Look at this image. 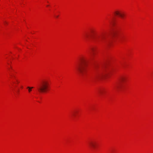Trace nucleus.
<instances>
[{
  "label": "nucleus",
  "mask_w": 153,
  "mask_h": 153,
  "mask_svg": "<svg viewBox=\"0 0 153 153\" xmlns=\"http://www.w3.org/2000/svg\"><path fill=\"white\" fill-rule=\"evenodd\" d=\"M116 33V32L115 31H113L112 33V35L114 36Z\"/></svg>",
  "instance_id": "10"
},
{
  "label": "nucleus",
  "mask_w": 153,
  "mask_h": 153,
  "mask_svg": "<svg viewBox=\"0 0 153 153\" xmlns=\"http://www.w3.org/2000/svg\"><path fill=\"white\" fill-rule=\"evenodd\" d=\"M103 38V37H101V39Z\"/></svg>",
  "instance_id": "17"
},
{
  "label": "nucleus",
  "mask_w": 153,
  "mask_h": 153,
  "mask_svg": "<svg viewBox=\"0 0 153 153\" xmlns=\"http://www.w3.org/2000/svg\"><path fill=\"white\" fill-rule=\"evenodd\" d=\"M86 66V61L84 59H81L77 66L76 70L82 75L83 76L85 74Z\"/></svg>",
  "instance_id": "1"
},
{
  "label": "nucleus",
  "mask_w": 153,
  "mask_h": 153,
  "mask_svg": "<svg viewBox=\"0 0 153 153\" xmlns=\"http://www.w3.org/2000/svg\"><path fill=\"white\" fill-rule=\"evenodd\" d=\"M96 142L94 141H91L89 143V146L92 149L95 148L96 147Z\"/></svg>",
  "instance_id": "4"
},
{
  "label": "nucleus",
  "mask_w": 153,
  "mask_h": 153,
  "mask_svg": "<svg viewBox=\"0 0 153 153\" xmlns=\"http://www.w3.org/2000/svg\"><path fill=\"white\" fill-rule=\"evenodd\" d=\"M85 39L86 40H88L90 38L97 39H98L99 37H96L94 36V33L92 32L91 33H87L85 34L84 35Z\"/></svg>",
  "instance_id": "3"
},
{
  "label": "nucleus",
  "mask_w": 153,
  "mask_h": 153,
  "mask_svg": "<svg viewBox=\"0 0 153 153\" xmlns=\"http://www.w3.org/2000/svg\"><path fill=\"white\" fill-rule=\"evenodd\" d=\"M114 13L116 15H118L120 17L123 18V16L121 13L118 11L115 12Z\"/></svg>",
  "instance_id": "7"
},
{
  "label": "nucleus",
  "mask_w": 153,
  "mask_h": 153,
  "mask_svg": "<svg viewBox=\"0 0 153 153\" xmlns=\"http://www.w3.org/2000/svg\"><path fill=\"white\" fill-rule=\"evenodd\" d=\"M10 68L12 70H13L12 67H10Z\"/></svg>",
  "instance_id": "15"
},
{
  "label": "nucleus",
  "mask_w": 153,
  "mask_h": 153,
  "mask_svg": "<svg viewBox=\"0 0 153 153\" xmlns=\"http://www.w3.org/2000/svg\"><path fill=\"white\" fill-rule=\"evenodd\" d=\"M103 75L102 74H97L96 76V78L98 79H100L101 78Z\"/></svg>",
  "instance_id": "8"
},
{
  "label": "nucleus",
  "mask_w": 153,
  "mask_h": 153,
  "mask_svg": "<svg viewBox=\"0 0 153 153\" xmlns=\"http://www.w3.org/2000/svg\"><path fill=\"white\" fill-rule=\"evenodd\" d=\"M123 81V80L120 79L117 82V85L116 86L118 89H120L121 87V82Z\"/></svg>",
  "instance_id": "6"
},
{
  "label": "nucleus",
  "mask_w": 153,
  "mask_h": 153,
  "mask_svg": "<svg viewBox=\"0 0 153 153\" xmlns=\"http://www.w3.org/2000/svg\"><path fill=\"white\" fill-rule=\"evenodd\" d=\"M16 81L18 82V83L19 82L17 80H16Z\"/></svg>",
  "instance_id": "16"
},
{
  "label": "nucleus",
  "mask_w": 153,
  "mask_h": 153,
  "mask_svg": "<svg viewBox=\"0 0 153 153\" xmlns=\"http://www.w3.org/2000/svg\"><path fill=\"white\" fill-rule=\"evenodd\" d=\"M33 88V87H27V88L28 89V91L29 92H30L31 91L32 89Z\"/></svg>",
  "instance_id": "9"
},
{
  "label": "nucleus",
  "mask_w": 153,
  "mask_h": 153,
  "mask_svg": "<svg viewBox=\"0 0 153 153\" xmlns=\"http://www.w3.org/2000/svg\"><path fill=\"white\" fill-rule=\"evenodd\" d=\"M4 23L5 24H7V23L6 22H5V21L4 22Z\"/></svg>",
  "instance_id": "13"
},
{
  "label": "nucleus",
  "mask_w": 153,
  "mask_h": 153,
  "mask_svg": "<svg viewBox=\"0 0 153 153\" xmlns=\"http://www.w3.org/2000/svg\"><path fill=\"white\" fill-rule=\"evenodd\" d=\"M100 92L101 94H102L103 92V90H100Z\"/></svg>",
  "instance_id": "11"
},
{
  "label": "nucleus",
  "mask_w": 153,
  "mask_h": 153,
  "mask_svg": "<svg viewBox=\"0 0 153 153\" xmlns=\"http://www.w3.org/2000/svg\"><path fill=\"white\" fill-rule=\"evenodd\" d=\"M49 82L48 81H42L37 87V89L40 93L45 92L48 90Z\"/></svg>",
  "instance_id": "2"
},
{
  "label": "nucleus",
  "mask_w": 153,
  "mask_h": 153,
  "mask_svg": "<svg viewBox=\"0 0 153 153\" xmlns=\"http://www.w3.org/2000/svg\"><path fill=\"white\" fill-rule=\"evenodd\" d=\"M56 18H58V16H56Z\"/></svg>",
  "instance_id": "14"
},
{
  "label": "nucleus",
  "mask_w": 153,
  "mask_h": 153,
  "mask_svg": "<svg viewBox=\"0 0 153 153\" xmlns=\"http://www.w3.org/2000/svg\"><path fill=\"white\" fill-rule=\"evenodd\" d=\"M96 49L94 48H91L90 49V53L91 54L92 57H94L95 55V51Z\"/></svg>",
  "instance_id": "5"
},
{
  "label": "nucleus",
  "mask_w": 153,
  "mask_h": 153,
  "mask_svg": "<svg viewBox=\"0 0 153 153\" xmlns=\"http://www.w3.org/2000/svg\"><path fill=\"white\" fill-rule=\"evenodd\" d=\"M10 76H11L12 77H14V78L15 77V76L14 75H13L11 74V75H10Z\"/></svg>",
  "instance_id": "12"
}]
</instances>
